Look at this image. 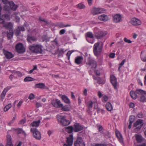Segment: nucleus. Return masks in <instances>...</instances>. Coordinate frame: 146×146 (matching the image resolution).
Wrapping results in <instances>:
<instances>
[{
	"label": "nucleus",
	"mask_w": 146,
	"mask_h": 146,
	"mask_svg": "<svg viewBox=\"0 0 146 146\" xmlns=\"http://www.w3.org/2000/svg\"><path fill=\"white\" fill-rule=\"evenodd\" d=\"M103 43L101 42H98L94 44L93 47V52L96 56L98 55L102 51Z\"/></svg>",
	"instance_id": "f257e3e1"
},
{
	"label": "nucleus",
	"mask_w": 146,
	"mask_h": 146,
	"mask_svg": "<svg viewBox=\"0 0 146 146\" xmlns=\"http://www.w3.org/2000/svg\"><path fill=\"white\" fill-rule=\"evenodd\" d=\"M29 48L31 51L35 53H41L42 52L41 46L38 45L30 46Z\"/></svg>",
	"instance_id": "f03ea898"
},
{
	"label": "nucleus",
	"mask_w": 146,
	"mask_h": 146,
	"mask_svg": "<svg viewBox=\"0 0 146 146\" xmlns=\"http://www.w3.org/2000/svg\"><path fill=\"white\" fill-rule=\"evenodd\" d=\"M57 120L61 125L64 126L69 125L70 123V121L66 119L65 117L61 115H59L58 117Z\"/></svg>",
	"instance_id": "7ed1b4c3"
},
{
	"label": "nucleus",
	"mask_w": 146,
	"mask_h": 146,
	"mask_svg": "<svg viewBox=\"0 0 146 146\" xmlns=\"http://www.w3.org/2000/svg\"><path fill=\"white\" fill-rule=\"evenodd\" d=\"M144 92V91L142 90L139 89H137L135 91H134L131 90L130 93V94L131 97L134 99H136L137 97H139V94H143Z\"/></svg>",
	"instance_id": "20e7f679"
},
{
	"label": "nucleus",
	"mask_w": 146,
	"mask_h": 146,
	"mask_svg": "<svg viewBox=\"0 0 146 146\" xmlns=\"http://www.w3.org/2000/svg\"><path fill=\"white\" fill-rule=\"evenodd\" d=\"M31 131L33 134V137L36 139L40 140L41 138L40 133L36 128H32Z\"/></svg>",
	"instance_id": "39448f33"
},
{
	"label": "nucleus",
	"mask_w": 146,
	"mask_h": 146,
	"mask_svg": "<svg viewBox=\"0 0 146 146\" xmlns=\"http://www.w3.org/2000/svg\"><path fill=\"white\" fill-rule=\"evenodd\" d=\"M143 125V120L141 119L137 120L133 124V127H136L135 129V131H139Z\"/></svg>",
	"instance_id": "423d86ee"
},
{
	"label": "nucleus",
	"mask_w": 146,
	"mask_h": 146,
	"mask_svg": "<svg viewBox=\"0 0 146 146\" xmlns=\"http://www.w3.org/2000/svg\"><path fill=\"white\" fill-rule=\"evenodd\" d=\"M143 125V120L141 119L137 120L133 124V127H136L135 129V131H139Z\"/></svg>",
	"instance_id": "0eeeda50"
},
{
	"label": "nucleus",
	"mask_w": 146,
	"mask_h": 146,
	"mask_svg": "<svg viewBox=\"0 0 146 146\" xmlns=\"http://www.w3.org/2000/svg\"><path fill=\"white\" fill-rule=\"evenodd\" d=\"M15 49L19 53H23L25 51V49L23 45L20 43L17 44L16 45Z\"/></svg>",
	"instance_id": "6e6552de"
},
{
	"label": "nucleus",
	"mask_w": 146,
	"mask_h": 146,
	"mask_svg": "<svg viewBox=\"0 0 146 146\" xmlns=\"http://www.w3.org/2000/svg\"><path fill=\"white\" fill-rule=\"evenodd\" d=\"M67 144H64V146H71L72 145L73 141V137L72 134L70 135L69 137L66 138Z\"/></svg>",
	"instance_id": "1a4fd4ad"
},
{
	"label": "nucleus",
	"mask_w": 146,
	"mask_h": 146,
	"mask_svg": "<svg viewBox=\"0 0 146 146\" xmlns=\"http://www.w3.org/2000/svg\"><path fill=\"white\" fill-rule=\"evenodd\" d=\"M74 146H85V144L82 138L77 137L76 140L74 143Z\"/></svg>",
	"instance_id": "9d476101"
},
{
	"label": "nucleus",
	"mask_w": 146,
	"mask_h": 146,
	"mask_svg": "<svg viewBox=\"0 0 146 146\" xmlns=\"http://www.w3.org/2000/svg\"><path fill=\"white\" fill-rule=\"evenodd\" d=\"M74 131L75 132H78L83 130L84 128L83 126L78 123H75L74 125Z\"/></svg>",
	"instance_id": "9b49d317"
},
{
	"label": "nucleus",
	"mask_w": 146,
	"mask_h": 146,
	"mask_svg": "<svg viewBox=\"0 0 146 146\" xmlns=\"http://www.w3.org/2000/svg\"><path fill=\"white\" fill-rule=\"evenodd\" d=\"M104 11L103 9L94 7L92 10L91 13L93 15H95L102 13L104 12Z\"/></svg>",
	"instance_id": "f8f14e48"
},
{
	"label": "nucleus",
	"mask_w": 146,
	"mask_h": 146,
	"mask_svg": "<svg viewBox=\"0 0 146 146\" xmlns=\"http://www.w3.org/2000/svg\"><path fill=\"white\" fill-rule=\"evenodd\" d=\"M131 23L133 25L136 26L139 25L141 24V21L136 18H132L131 21Z\"/></svg>",
	"instance_id": "ddd939ff"
},
{
	"label": "nucleus",
	"mask_w": 146,
	"mask_h": 146,
	"mask_svg": "<svg viewBox=\"0 0 146 146\" xmlns=\"http://www.w3.org/2000/svg\"><path fill=\"white\" fill-rule=\"evenodd\" d=\"M7 143L6 146H13L12 138L10 135H7L6 136Z\"/></svg>",
	"instance_id": "4468645a"
},
{
	"label": "nucleus",
	"mask_w": 146,
	"mask_h": 146,
	"mask_svg": "<svg viewBox=\"0 0 146 146\" xmlns=\"http://www.w3.org/2000/svg\"><path fill=\"white\" fill-rule=\"evenodd\" d=\"M144 93L139 94V97H140L139 100L142 102H146V92L144 91Z\"/></svg>",
	"instance_id": "2eb2a0df"
},
{
	"label": "nucleus",
	"mask_w": 146,
	"mask_h": 146,
	"mask_svg": "<svg viewBox=\"0 0 146 146\" xmlns=\"http://www.w3.org/2000/svg\"><path fill=\"white\" fill-rule=\"evenodd\" d=\"M107 34L106 32L100 31L96 34L95 36L98 39L100 38L101 37L106 35Z\"/></svg>",
	"instance_id": "dca6fc26"
},
{
	"label": "nucleus",
	"mask_w": 146,
	"mask_h": 146,
	"mask_svg": "<svg viewBox=\"0 0 146 146\" xmlns=\"http://www.w3.org/2000/svg\"><path fill=\"white\" fill-rule=\"evenodd\" d=\"M3 26L6 29H9V31L13 30V25L10 22L3 24Z\"/></svg>",
	"instance_id": "f3484780"
},
{
	"label": "nucleus",
	"mask_w": 146,
	"mask_h": 146,
	"mask_svg": "<svg viewBox=\"0 0 146 146\" xmlns=\"http://www.w3.org/2000/svg\"><path fill=\"white\" fill-rule=\"evenodd\" d=\"M113 21L115 22L118 23L120 21L121 19V16L120 14H116L113 16Z\"/></svg>",
	"instance_id": "a211bd4d"
},
{
	"label": "nucleus",
	"mask_w": 146,
	"mask_h": 146,
	"mask_svg": "<svg viewBox=\"0 0 146 146\" xmlns=\"http://www.w3.org/2000/svg\"><path fill=\"white\" fill-rule=\"evenodd\" d=\"M86 40L92 44L94 43V41H92L91 42L89 41L87 37L89 38H94V35L93 33L90 32H87L86 34Z\"/></svg>",
	"instance_id": "6ab92c4d"
},
{
	"label": "nucleus",
	"mask_w": 146,
	"mask_h": 146,
	"mask_svg": "<svg viewBox=\"0 0 146 146\" xmlns=\"http://www.w3.org/2000/svg\"><path fill=\"white\" fill-rule=\"evenodd\" d=\"M3 53L5 57L7 59H10L13 57V54L10 52L4 51Z\"/></svg>",
	"instance_id": "aec40b11"
},
{
	"label": "nucleus",
	"mask_w": 146,
	"mask_h": 146,
	"mask_svg": "<svg viewBox=\"0 0 146 146\" xmlns=\"http://www.w3.org/2000/svg\"><path fill=\"white\" fill-rule=\"evenodd\" d=\"M36 40V38L34 36H31L30 35H28L27 40L28 42L31 43L32 41H35Z\"/></svg>",
	"instance_id": "412c9836"
},
{
	"label": "nucleus",
	"mask_w": 146,
	"mask_h": 146,
	"mask_svg": "<svg viewBox=\"0 0 146 146\" xmlns=\"http://www.w3.org/2000/svg\"><path fill=\"white\" fill-rule=\"evenodd\" d=\"M98 19L100 21H106L108 20V18L107 15L103 14L98 17Z\"/></svg>",
	"instance_id": "4be33fe9"
},
{
	"label": "nucleus",
	"mask_w": 146,
	"mask_h": 146,
	"mask_svg": "<svg viewBox=\"0 0 146 146\" xmlns=\"http://www.w3.org/2000/svg\"><path fill=\"white\" fill-rule=\"evenodd\" d=\"M83 60V58L82 56H79L76 57L75 59V62L78 64H81Z\"/></svg>",
	"instance_id": "5701e85b"
},
{
	"label": "nucleus",
	"mask_w": 146,
	"mask_h": 146,
	"mask_svg": "<svg viewBox=\"0 0 146 146\" xmlns=\"http://www.w3.org/2000/svg\"><path fill=\"white\" fill-rule=\"evenodd\" d=\"M87 64H88L90 66H92V68H95L96 67V61L93 60H90L87 63Z\"/></svg>",
	"instance_id": "b1692460"
},
{
	"label": "nucleus",
	"mask_w": 146,
	"mask_h": 146,
	"mask_svg": "<svg viewBox=\"0 0 146 146\" xmlns=\"http://www.w3.org/2000/svg\"><path fill=\"white\" fill-rule=\"evenodd\" d=\"M116 135L119 142L121 143H123V137L121 133L119 131H117L116 132Z\"/></svg>",
	"instance_id": "393cba45"
},
{
	"label": "nucleus",
	"mask_w": 146,
	"mask_h": 146,
	"mask_svg": "<svg viewBox=\"0 0 146 146\" xmlns=\"http://www.w3.org/2000/svg\"><path fill=\"white\" fill-rule=\"evenodd\" d=\"M141 60L143 62L146 61V52L144 51H142L141 52Z\"/></svg>",
	"instance_id": "a878e982"
},
{
	"label": "nucleus",
	"mask_w": 146,
	"mask_h": 146,
	"mask_svg": "<svg viewBox=\"0 0 146 146\" xmlns=\"http://www.w3.org/2000/svg\"><path fill=\"white\" fill-rule=\"evenodd\" d=\"M45 86L44 84L42 83H40L36 84L35 86V88H39L41 89H44Z\"/></svg>",
	"instance_id": "bb28decb"
},
{
	"label": "nucleus",
	"mask_w": 146,
	"mask_h": 146,
	"mask_svg": "<svg viewBox=\"0 0 146 146\" xmlns=\"http://www.w3.org/2000/svg\"><path fill=\"white\" fill-rule=\"evenodd\" d=\"M56 26L60 28H62L71 26L70 25H64L62 23H57Z\"/></svg>",
	"instance_id": "cd10ccee"
},
{
	"label": "nucleus",
	"mask_w": 146,
	"mask_h": 146,
	"mask_svg": "<svg viewBox=\"0 0 146 146\" xmlns=\"http://www.w3.org/2000/svg\"><path fill=\"white\" fill-rule=\"evenodd\" d=\"M7 37L8 40H9L12 38L13 36V30L11 31H9V32L7 31Z\"/></svg>",
	"instance_id": "c85d7f7f"
},
{
	"label": "nucleus",
	"mask_w": 146,
	"mask_h": 146,
	"mask_svg": "<svg viewBox=\"0 0 146 146\" xmlns=\"http://www.w3.org/2000/svg\"><path fill=\"white\" fill-rule=\"evenodd\" d=\"M8 16L7 14H4L3 15L1 18H0V23L3 24V25L4 24L5 19H7Z\"/></svg>",
	"instance_id": "c756f323"
},
{
	"label": "nucleus",
	"mask_w": 146,
	"mask_h": 146,
	"mask_svg": "<svg viewBox=\"0 0 146 146\" xmlns=\"http://www.w3.org/2000/svg\"><path fill=\"white\" fill-rule=\"evenodd\" d=\"M135 137L136 140L138 143H140L142 142L143 141V138L141 135L136 134L135 135Z\"/></svg>",
	"instance_id": "7c9ffc66"
},
{
	"label": "nucleus",
	"mask_w": 146,
	"mask_h": 146,
	"mask_svg": "<svg viewBox=\"0 0 146 146\" xmlns=\"http://www.w3.org/2000/svg\"><path fill=\"white\" fill-rule=\"evenodd\" d=\"M106 108L107 110L109 111H111L113 110V107L111 104L110 102H108L106 105Z\"/></svg>",
	"instance_id": "2f4dec72"
},
{
	"label": "nucleus",
	"mask_w": 146,
	"mask_h": 146,
	"mask_svg": "<svg viewBox=\"0 0 146 146\" xmlns=\"http://www.w3.org/2000/svg\"><path fill=\"white\" fill-rule=\"evenodd\" d=\"M40 122V121L39 120L37 121H34L31 124L30 126L32 127H38L39 125Z\"/></svg>",
	"instance_id": "473e14b6"
},
{
	"label": "nucleus",
	"mask_w": 146,
	"mask_h": 146,
	"mask_svg": "<svg viewBox=\"0 0 146 146\" xmlns=\"http://www.w3.org/2000/svg\"><path fill=\"white\" fill-rule=\"evenodd\" d=\"M61 98L63 101L66 103L69 104L70 103L69 100L66 96L63 95L62 96Z\"/></svg>",
	"instance_id": "72a5a7b5"
},
{
	"label": "nucleus",
	"mask_w": 146,
	"mask_h": 146,
	"mask_svg": "<svg viewBox=\"0 0 146 146\" xmlns=\"http://www.w3.org/2000/svg\"><path fill=\"white\" fill-rule=\"evenodd\" d=\"M74 128L72 126H69L66 128L65 130L69 133H71L74 131Z\"/></svg>",
	"instance_id": "f704fd0d"
},
{
	"label": "nucleus",
	"mask_w": 146,
	"mask_h": 146,
	"mask_svg": "<svg viewBox=\"0 0 146 146\" xmlns=\"http://www.w3.org/2000/svg\"><path fill=\"white\" fill-rule=\"evenodd\" d=\"M10 7L12 10L16 11L18 7V6L15 5L14 3H11L10 4Z\"/></svg>",
	"instance_id": "c9c22d12"
},
{
	"label": "nucleus",
	"mask_w": 146,
	"mask_h": 146,
	"mask_svg": "<svg viewBox=\"0 0 146 146\" xmlns=\"http://www.w3.org/2000/svg\"><path fill=\"white\" fill-rule=\"evenodd\" d=\"M61 110L63 111H68L70 110V108L67 105H65L61 107Z\"/></svg>",
	"instance_id": "e433bc0d"
},
{
	"label": "nucleus",
	"mask_w": 146,
	"mask_h": 146,
	"mask_svg": "<svg viewBox=\"0 0 146 146\" xmlns=\"http://www.w3.org/2000/svg\"><path fill=\"white\" fill-rule=\"evenodd\" d=\"M35 80V79L30 77H26L24 79V81L25 82H29L31 81Z\"/></svg>",
	"instance_id": "4c0bfd02"
},
{
	"label": "nucleus",
	"mask_w": 146,
	"mask_h": 146,
	"mask_svg": "<svg viewBox=\"0 0 146 146\" xmlns=\"http://www.w3.org/2000/svg\"><path fill=\"white\" fill-rule=\"evenodd\" d=\"M58 55L59 56H60L62 55L64 52V50L62 48L58 49Z\"/></svg>",
	"instance_id": "58836bf2"
},
{
	"label": "nucleus",
	"mask_w": 146,
	"mask_h": 146,
	"mask_svg": "<svg viewBox=\"0 0 146 146\" xmlns=\"http://www.w3.org/2000/svg\"><path fill=\"white\" fill-rule=\"evenodd\" d=\"M14 33L17 36H19L21 33V31L19 29H18V28H17V29L14 30Z\"/></svg>",
	"instance_id": "ea45409f"
},
{
	"label": "nucleus",
	"mask_w": 146,
	"mask_h": 146,
	"mask_svg": "<svg viewBox=\"0 0 146 146\" xmlns=\"http://www.w3.org/2000/svg\"><path fill=\"white\" fill-rule=\"evenodd\" d=\"M12 105L11 104H9L6 105L4 108V110L5 111H7L9 109L11 108Z\"/></svg>",
	"instance_id": "a19ab883"
},
{
	"label": "nucleus",
	"mask_w": 146,
	"mask_h": 146,
	"mask_svg": "<svg viewBox=\"0 0 146 146\" xmlns=\"http://www.w3.org/2000/svg\"><path fill=\"white\" fill-rule=\"evenodd\" d=\"M97 82L99 84H104L105 83V81L102 80L101 78L99 77L97 80Z\"/></svg>",
	"instance_id": "79ce46f5"
},
{
	"label": "nucleus",
	"mask_w": 146,
	"mask_h": 146,
	"mask_svg": "<svg viewBox=\"0 0 146 146\" xmlns=\"http://www.w3.org/2000/svg\"><path fill=\"white\" fill-rule=\"evenodd\" d=\"M77 7L79 9H82L85 8V6L84 5L80 3L77 5Z\"/></svg>",
	"instance_id": "37998d69"
},
{
	"label": "nucleus",
	"mask_w": 146,
	"mask_h": 146,
	"mask_svg": "<svg viewBox=\"0 0 146 146\" xmlns=\"http://www.w3.org/2000/svg\"><path fill=\"white\" fill-rule=\"evenodd\" d=\"M56 105L57 106L56 107L60 108L61 107H62L63 104L61 103L60 102V100L58 99H56Z\"/></svg>",
	"instance_id": "c03bdc74"
},
{
	"label": "nucleus",
	"mask_w": 146,
	"mask_h": 146,
	"mask_svg": "<svg viewBox=\"0 0 146 146\" xmlns=\"http://www.w3.org/2000/svg\"><path fill=\"white\" fill-rule=\"evenodd\" d=\"M111 82L113 85L114 86L115 89H116L117 85V80H112L111 81Z\"/></svg>",
	"instance_id": "a18cd8bd"
},
{
	"label": "nucleus",
	"mask_w": 146,
	"mask_h": 146,
	"mask_svg": "<svg viewBox=\"0 0 146 146\" xmlns=\"http://www.w3.org/2000/svg\"><path fill=\"white\" fill-rule=\"evenodd\" d=\"M135 117L134 116H130L129 118V123H132L134 121Z\"/></svg>",
	"instance_id": "49530a36"
},
{
	"label": "nucleus",
	"mask_w": 146,
	"mask_h": 146,
	"mask_svg": "<svg viewBox=\"0 0 146 146\" xmlns=\"http://www.w3.org/2000/svg\"><path fill=\"white\" fill-rule=\"evenodd\" d=\"M74 52L73 50L69 51L66 54V56L68 57V59L69 60L70 58V56L71 54Z\"/></svg>",
	"instance_id": "de8ad7c7"
},
{
	"label": "nucleus",
	"mask_w": 146,
	"mask_h": 146,
	"mask_svg": "<svg viewBox=\"0 0 146 146\" xmlns=\"http://www.w3.org/2000/svg\"><path fill=\"white\" fill-rule=\"evenodd\" d=\"M24 26H19L18 27V29H19L20 31H24L25 29L24 27Z\"/></svg>",
	"instance_id": "09e8293b"
},
{
	"label": "nucleus",
	"mask_w": 146,
	"mask_h": 146,
	"mask_svg": "<svg viewBox=\"0 0 146 146\" xmlns=\"http://www.w3.org/2000/svg\"><path fill=\"white\" fill-rule=\"evenodd\" d=\"M93 104V102L92 101H90L89 102L88 106V109H90L92 108Z\"/></svg>",
	"instance_id": "8fccbe9b"
},
{
	"label": "nucleus",
	"mask_w": 146,
	"mask_h": 146,
	"mask_svg": "<svg viewBox=\"0 0 146 146\" xmlns=\"http://www.w3.org/2000/svg\"><path fill=\"white\" fill-rule=\"evenodd\" d=\"M56 100H53L51 102V104L55 107H57V106L56 105Z\"/></svg>",
	"instance_id": "3c124183"
},
{
	"label": "nucleus",
	"mask_w": 146,
	"mask_h": 146,
	"mask_svg": "<svg viewBox=\"0 0 146 146\" xmlns=\"http://www.w3.org/2000/svg\"><path fill=\"white\" fill-rule=\"evenodd\" d=\"M35 95L33 93L31 94L29 97V99L30 100H33L34 99Z\"/></svg>",
	"instance_id": "603ef678"
},
{
	"label": "nucleus",
	"mask_w": 146,
	"mask_h": 146,
	"mask_svg": "<svg viewBox=\"0 0 146 146\" xmlns=\"http://www.w3.org/2000/svg\"><path fill=\"white\" fill-rule=\"evenodd\" d=\"M10 9V7L9 6L5 5L3 7V10L5 11H9Z\"/></svg>",
	"instance_id": "864d4df0"
},
{
	"label": "nucleus",
	"mask_w": 146,
	"mask_h": 146,
	"mask_svg": "<svg viewBox=\"0 0 146 146\" xmlns=\"http://www.w3.org/2000/svg\"><path fill=\"white\" fill-rule=\"evenodd\" d=\"M125 61V60H124L119 64V67L118 68V70H119L120 68L124 64Z\"/></svg>",
	"instance_id": "5fc2aeb1"
},
{
	"label": "nucleus",
	"mask_w": 146,
	"mask_h": 146,
	"mask_svg": "<svg viewBox=\"0 0 146 146\" xmlns=\"http://www.w3.org/2000/svg\"><path fill=\"white\" fill-rule=\"evenodd\" d=\"M66 31L65 29H62L59 32V34L60 35H63L65 33Z\"/></svg>",
	"instance_id": "6e6d98bb"
},
{
	"label": "nucleus",
	"mask_w": 146,
	"mask_h": 146,
	"mask_svg": "<svg viewBox=\"0 0 146 146\" xmlns=\"http://www.w3.org/2000/svg\"><path fill=\"white\" fill-rule=\"evenodd\" d=\"M123 40L125 42L128 43H130L132 42V41L131 40L129 39H127L126 38H124Z\"/></svg>",
	"instance_id": "4d7b16f0"
},
{
	"label": "nucleus",
	"mask_w": 146,
	"mask_h": 146,
	"mask_svg": "<svg viewBox=\"0 0 146 146\" xmlns=\"http://www.w3.org/2000/svg\"><path fill=\"white\" fill-rule=\"evenodd\" d=\"M116 80V78L113 75H111L110 76V80L111 81L112 80Z\"/></svg>",
	"instance_id": "13d9d810"
},
{
	"label": "nucleus",
	"mask_w": 146,
	"mask_h": 146,
	"mask_svg": "<svg viewBox=\"0 0 146 146\" xmlns=\"http://www.w3.org/2000/svg\"><path fill=\"white\" fill-rule=\"evenodd\" d=\"M39 20L40 21L43 22H44L45 23V24H48V21H46L45 20V19H42L40 17L39 18Z\"/></svg>",
	"instance_id": "bf43d9fd"
},
{
	"label": "nucleus",
	"mask_w": 146,
	"mask_h": 146,
	"mask_svg": "<svg viewBox=\"0 0 146 146\" xmlns=\"http://www.w3.org/2000/svg\"><path fill=\"white\" fill-rule=\"evenodd\" d=\"M8 89H7V88H5L4 89L1 94L5 96L6 93L8 91Z\"/></svg>",
	"instance_id": "052dcab7"
},
{
	"label": "nucleus",
	"mask_w": 146,
	"mask_h": 146,
	"mask_svg": "<svg viewBox=\"0 0 146 146\" xmlns=\"http://www.w3.org/2000/svg\"><path fill=\"white\" fill-rule=\"evenodd\" d=\"M26 122V119H24L21 120L20 121V124H24Z\"/></svg>",
	"instance_id": "680f3d73"
},
{
	"label": "nucleus",
	"mask_w": 146,
	"mask_h": 146,
	"mask_svg": "<svg viewBox=\"0 0 146 146\" xmlns=\"http://www.w3.org/2000/svg\"><path fill=\"white\" fill-rule=\"evenodd\" d=\"M137 116L139 118H141L143 117V115L142 113H138L137 115Z\"/></svg>",
	"instance_id": "e2e57ef3"
},
{
	"label": "nucleus",
	"mask_w": 146,
	"mask_h": 146,
	"mask_svg": "<svg viewBox=\"0 0 146 146\" xmlns=\"http://www.w3.org/2000/svg\"><path fill=\"white\" fill-rule=\"evenodd\" d=\"M98 130L99 131H101L103 130V128L102 125H99L98 126Z\"/></svg>",
	"instance_id": "0e129e2a"
},
{
	"label": "nucleus",
	"mask_w": 146,
	"mask_h": 146,
	"mask_svg": "<svg viewBox=\"0 0 146 146\" xmlns=\"http://www.w3.org/2000/svg\"><path fill=\"white\" fill-rule=\"evenodd\" d=\"M36 106L37 108H38L39 107H41L42 105L40 103H36Z\"/></svg>",
	"instance_id": "69168bd1"
},
{
	"label": "nucleus",
	"mask_w": 146,
	"mask_h": 146,
	"mask_svg": "<svg viewBox=\"0 0 146 146\" xmlns=\"http://www.w3.org/2000/svg\"><path fill=\"white\" fill-rule=\"evenodd\" d=\"M87 91L86 89H85L84 91L83 92V94L84 96H86L87 94Z\"/></svg>",
	"instance_id": "338daca9"
},
{
	"label": "nucleus",
	"mask_w": 146,
	"mask_h": 146,
	"mask_svg": "<svg viewBox=\"0 0 146 146\" xmlns=\"http://www.w3.org/2000/svg\"><path fill=\"white\" fill-rule=\"evenodd\" d=\"M134 104L133 103H131L129 104V107L131 108H133L134 106Z\"/></svg>",
	"instance_id": "774afa93"
}]
</instances>
